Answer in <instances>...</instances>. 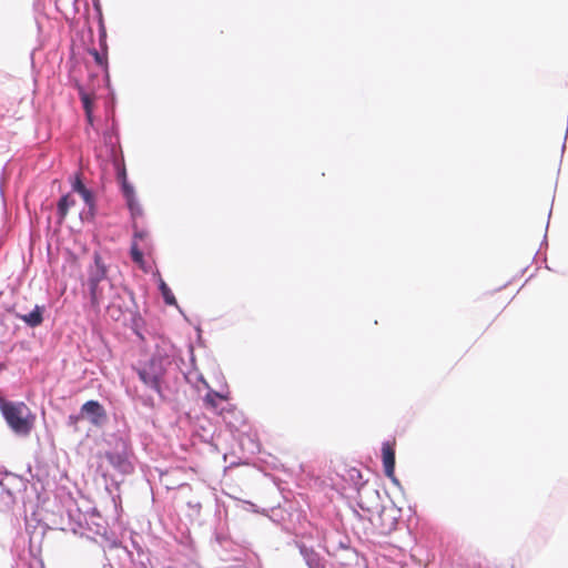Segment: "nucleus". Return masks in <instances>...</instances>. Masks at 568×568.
<instances>
[{"instance_id": "obj_1", "label": "nucleus", "mask_w": 568, "mask_h": 568, "mask_svg": "<svg viewBox=\"0 0 568 568\" xmlns=\"http://www.w3.org/2000/svg\"><path fill=\"white\" fill-rule=\"evenodd\" d=\"M0 410L9 427L18 435L27 436L33 428L34 416L22 402L1 400Z\"/></svg>"}, {"instance_id": "obj_2", "label": "nucleus", "mask_w": 568, "mask_h": 568, "mask_svg": "<svg viewBox=\"0 0 568 568\" xmlns=\"http://www.w3.org/2000/svg\"><path fill=\"white\" fill-rule=\"evenodd\" d=\"M113 296H114L113 284L111 282H105V283L97 286V300L94 298V295H91V305L94 308V311L99 312L100 306L102 304H104L105 302H110L106 305V310L112 317L118 318L122 314V311L120 307L115 308L114 302H111Z\"/></svg>"}, {"instance_id": "obj_3", "label": "nucleus", "mask_w": 568, "mask_h": 568, "mask_svg": "<svg viewBox=\"0 0 568 568\" xmlns=\"http://www.w3.org/2000/svg\"><path fill=\"white\" fill-rule=\"evenodd\" d=\"M83 418H88L94 426H102L106 422V412L98 400H88L81 406Z\"/></svg>"}, {"instance_id": "obj_4", "label": "nucleus", "mask_w": 568, "mask_h": 568, "mask_svg": "<svg viewBox=\"0 0 568 568\" xmlns=\"http://www.w3.org/2000/svg\"><path fill=\"white\" fill-rule=\"evenodd\" d=\"M106 266L104 265L101 256L99 254L94 255V268L90 272L89 276V288L90 295H94L97 300V286L109 282L106 278Z\"/></svg>"}, {"instance_id": "obj_5", "label": "nucleus", "mask_w": 568, "mask_h": 568, "mask_svg": "<svg viewBox=\"0 0 568 568\" xmlns=\"http://www.w3.org/2000/svg\"><path fill=\"white\" fill-rule=\"evenodd\" d=\"M384 474L396 481L395 477V443H384L382 447Z\"/></svg>"}, {"instance_id": "obj_6", "label": "nucleus", "mask_w": 568, "mask_h": 568, "mask_svg": "<svg viewBox=\"0 0 568 568\" xmlns=\"http://www.w3.org/2000/svg\"><path fill=\"white\" fill-rule=\"evenodd\" d=\"M227 400L229 394H221L212 389L203 398L204 406L219 415H223L225 407L222 404Z\"/></svg>"}, {"instance_id": "obj_7", "label": "nucleus", "mask_w": 568, "mask_h": 568, "mask_svg": "<svg viewBox=\"0 0 568 568\" xmlns=\"http://www.w3.org/2000/svg\"><path fill=\"white\" fill-rule=\"evenodd\" d=\"M105 458L108 462L121 473H130L132 470V466L128 460L126 455L121 453H105Z\"/></svg>"}, {"instance_id": "obj_8", "label": "nucleus", "mask_w": 568, "mask_h": 568, "mask_svg": "<svg viewBox=\"0 0 568 568\" xmlns=\"http://www.w3.org/2000/svg\"><path fill=\"white\" fill-rule=\"evenodd\" d=\"M79 97L82 102L87 119L90 123H92V112L95 97L89 92H87L82 85L77 84Z\"/></svg>"}, {"instance_id": "obj_9", "label": "nucleus", "mask_w": 568, "mask_h": 568, "mask_svg": "<svg viewBox=\"0 0 568 568\" xmlns=\"http://www.w3.org/2000/svg\"><path fill=\"white\" fill-rule=\"evenodd\" d=\"M43 307L36 306L33 311L28 314H18V317L30 327H37L43 322Z\"/></svg>"}, {"instance_id": "obj_10", "label": "nucleus", "mask_w": 568, "mask_h": 568, "mask_svg": "<svg viewBox=\"0 0 568 568\" xmlns=\"http://www.w3.org/2000/svg\"><path fill=\"white\" fill-rule=\"evenodd\" d=\"M119 178L121 179L123 194H124V196H125V199L128 201V204H129L130 209L133 210V206H134V190H133V186L130 185L128 180H126L125 170H122V172L119 174Z\"/></svg>"}, {"instance_id": "obj_11", "label": "nucleus", "mask_w": 568, "mask_h": 568, "mask_svg": "<svg viewBox=\"0 0 568 568\" xmlns=\"http://www.w3.org/2000/svg\"><path fill=\"white\" fill-rule=\"evenodd\" d=\"M75 204V200L70 195H63L58 202V213L60 216V222L63 221L68 214V211L71 206Z\"/></svg>"}, {"instance_id": "obj_12", "label": "nucleus", "mask_w": 568, "mask_h": 568, "mask_svg": "<svg viewBox=\"0 0 568 568\" xmlns=\"http://www.w3.org/2000/svg\"><path fill=\"white\" fill-rule=\"evenodd\" d=\"M72 189H73V191H75L77 193H79L81 195V197L88 205H92V203H93L92 193L85 187V185L82 183L80 178L75 179V181L72 185Z\"/></svg>"}, {"instance_id": "obj_13", "label": "nucleus", "mask_w": 568, "mask_h": 568, "mask_svg": "<svg viewBox=\"0 0 568 568\" xmlns=\"http://www.w3.org/2000/svg\"><path fill=\"white\" fill-rule=\"evenodd\" d=\"M139 374V377L140 379L149 387L155 389V390H160V384H159V378L155 376V375H152V374H149L144 369H140L138 372Z\"/></svg>"}, {"instance_id": "obj_14", "label": "nucleus", "mask_w": 568, "mask_h": 568, "mask_svg": "<svg viewBox=\"0 0 568 568\" xmlns=\"http://www.w3.org/2000/svg\"><path fill=\"white\" fill-rule=\"evenodd\" d=\"M130 254L132 261L136 263L141 268H144L145 262L143 257V252L140 250L138 242L132 241Z\"/></svg>"}, {"instance_id": "obj_15", "label": "nucleus", "mask_w": 568, "mask_h": 568, "mask_svg": "<svg viewBox=\"0 0 568 568\" xmlns=\"http://www.w3.org/2000/svg\"><path fill=\"white\" fill-rule=\"evenodd\" d=\"M90 53L92 54V57L98 65H100L102 68H106V65H108L106 53H101L95 49L91 50Z\"/></svg>"}, {"instance_id": "obj_16", "label": "nucleus", "mask_w": 568, "mask_h": 568, "mask_svg": "<svg viewBox=\"0 0 568 568\" xmlns=\"http://www.w3.org/2000/svg\"><path fill=\"white\" fill-rule=\"evenodd\" d=\"M160 288H161L162 295H163L166 304H170V305L175 304V297L173 296L169 286L163 281L161 282Z\"/></svg>"}, {"instance_id": "obj_17", "label": "nucleus", "mask_w": 568, "mask_h": 568, "mask_svg": "<svg viewBox=\"0 0 568 568\" xmlns=\"http://www.w3.org/2000/svg\"><path fill=\"white\" fill-rule=\"evenodd\" d=\"M149 239V232L144 230H136L134 232L133 241H148Z\"/></svg>"}, {"instance_id": "obj_18", "label": "nucleus", "mask_w": 568, "mask_h": 568, "mask_svg": "<svg viewBox=\"0 0 568 568\" xmlns=\"http://www.w3.org/2000/svg\"><path fill=\"white\" fill-rule=\"evenodd\" d=\"M83 418V415L80 413V415H70L68 418L69 426L73 427L74 429L78 428V423Z\"/></svg>"}, {"instance_id": "obj_19", "label": "nucleus", "mask_w": 568, "mask_h": 568, "mask_svg": "<svg viewBox=\"0 0 568 568\" xmlns=\"http://www.w3.org/2000/svg\"><path fill=\"white\" fill-rule=\"evenodd\" d=\"M351 476L353 479L357 478V479H361L362 478V474L358 469H351Z\"/></svg>"}]
</instances>
